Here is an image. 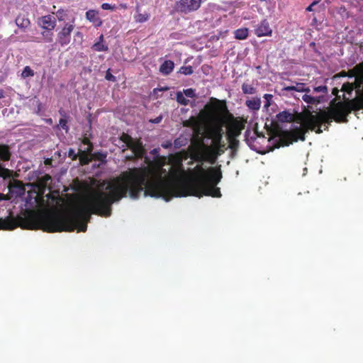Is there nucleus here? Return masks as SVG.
Returning <instances> with one entry per match:
<instances>
[{"instance_id":"bb28decb","label":"nucleus","mask_w":363,"mask_h":363,"mask_svg":"<svg viewBox=\"0 0 363 363\" xmlns=\"http://www.w3.org/2000/svg\"><path fill=\"white\" fill-rule=\"evenodd\" d=\"M176 99L177 101L181 105L186 106L189 104V100L186 99L181 91L177 93Z\"/></svg>"},{"instance_id":"c85d7f7f","label":"nucleus","mask_w":363,"mask_h":363,"mask_svg":"<svg viewBox=\"0 0 363 363\" xmlns=\"http://www.w3.org/2000/svg\"><path fill=\"white\" fill-rule=\"evenodd\" d=\"M193 68L191 66H182L179 68V72L184 75H190L193 73Z\"/></svg>"},{"instance_id":"8fccbe9b","label":"nucleus","mask_w":363,"mask_h":363,"mask_svg":"<svg viewBox=\"0 0 363 363\" xmlns=\"http://www.w3.org/2000/svg\"><path fill=\"white\" fill-rule=\"evenodd\" d=\"M97 42L98 43H104V35L102 34L99 36V40Z\"/></svg>"},{"instance_id":"3c124183","label":"nucleus","mask_w":363,"mask_h":363,"mask_svg":"<svg viewBox=\"0 0 363 363\" xmlns=\"http://www.w3.org/2000/svg\"><path fill=\"white\" fill-rule=\"evenodd\" d=\"M167 89H168V88H167V87L161 88V89H155L153 90V92H154V93H156L157 91H166V90H167Z\"/></svg>"},{"instance_id":"58836bf2","label":"nucleus","mask_w":363,"mask_h":363,"mask_svg":"<svg viewBox=\"0 0 363 363\" xmlns=\"http://www.w3.org/2000/svg\"><path fill=\"white\" fill-rule=\"evenodd\" d=\"M101 7L104 10H113L116 8L115 5L112 6L111 4L108 3L102 4Z\"/></svg>"},{"instance_id":"4be33fe9","label":"nucleus","mask_w":363,"mask_h":363,"mask_svg":"<svg viewBox=\"0 0 363 363\" xmlns=\"http://www.w3.org/2000/svg\"><path fill=\"white\" fill-rule=\"evenodd\" d=\"M302 99L308 104H315L320 101L319 97L312 96L306 94L302 96Z\"/></svg>"},{"instance_id":"c9c22d12","label":"nucleus","mask_w":363,"mask_h":363,"mask_svg":"<svg viewBox=\"0 0 363 363\" xmlns=\"http://www.w3.org/2000/svg\"><path fill=\"white\" fill-rule=\"evenodd\" d=\"M155 162L156 166L160 169L162 168L164 164V159L160 157L159 155H157L155 158Z\"/></svg>"},{"instance_id":"7ed1b4c3","label":"nucleus","mask_w":363,"mask_h":363,"mask_svg":"<svg viewBox=\"0 0 363 363\" xmlns=\"http://www.w3.org/2000/svg\"><path fill=\"white\" fill-rule=\"evenodd\" d=\"M307 114L308 118L306 123H308V128L311 129V131H315L317 134L323 133L321 129L322 124L330 125L333 118L331 114L328 111H320L316 114H313L311 112L308 111Z\"/></svg>"},{"instance_id":"bf43d9fd","label":"nucleus","mask_w":363,"mask_h":363,"mask_svg":"<svg viewBox=\"0 0 363 363\" xmlns=\"http://www.w3.org/2000/svg\"><path fill=\"white\" fill-rule=\"evenodd\" d=\"M45 164H51V160H50V159H47V160H45Z\"/></svg>"},{"instance_id":"423d86ee","label":"nucleus","mask_w":363,"mask_h":363,"mask_svg":"<svg viewBox=\"0 0 363 363\" xmlns=\"http://www.w3.org/2000/svg\"><path fill=\"white\" fill-rule=\"evenodd\" d=\"M201 3V0H179L176 4V9L178 12L187 14L197 11Z\"/></svg>"},{"instance_id":"052dcab7","label":"nucleus","mask_w":363,"mask_h":363,"mask_svg":"<svg viewBox=\"0 0 363 363\" xmlns=\"http://www.w3.org/2000/svg\"><path fill=\"white\" fill-rule=\"evenodd\" d=\"M340 74H341V76H342V77L347 76V72H345V71H342Z\"/></svg>"},{"instance_id":"b1692460","label":"nucleus","mask_w":363,"mask_h":363,"mask_svg":"<svg viewBox=\"0 0 363 363\" xmlns=\"http://www.w3.org/2000/svg\"><path fill=\"white\" fill-rule=\"evenodd\" d=\"M91 49L96 52H101V51L106 52L108 50V47L105 43H101L96 42L92 45Z\"/></svg>"},{"instance_id":"5fc2aeb1","label":"nucleus","mask_w":363,"mask_h":363,"mask_svg":"<svg viewBox=\"0 0 363 363\" xmlns=\"http://www.w3.org/2000/svg\"><path fill=\"white\" fill-rule=\"evenodd\" d=\"M161 120H162V116H159V117L156 118L152 122L155 123H158L161 121Z\"/></svg>"},{"instance_id":"72a5a7b5","label":"nucleus","mask_w":363,"mask_h":363,"mask_svg":"<svg viewBox=\"0 0 363 363\" xmlns=\"http://www.w3.org/2000/svg\"><path fill=\"white\" fill-rule=\"evenodd\" d=\"M183 94L186 96L189 97V98H194L196 96L195 91L191 88L184 89Z\"/></svg>"},{"instance_id":"aec40b11","label":"nucleus","mask_w":363,"mask_h":363,"mask_svg":"<svg viewBox=\"0 0 363 363\" xmlns=\"http://www.w3.org/2000/svg\"><path fill=\"white\" fill-rule=\"evenodd\" d=\"M305 85L306 84L303 83H296V86H284L282 90L286 91H296L298 92H302Z\"/></svg>"},{"instance_id":"49530a36","label":"nucleus","mask_w":363,"mask_h":363,"mask_svg":"<svg viewBox=\"0 0 363 363\" xmlns=\"http://www.w3.org/2000/svg\"><path fill=\"white\" fill-rule=\"evenodd\" d=\"M318 3V1H314L311 4H310L307 8H306V11H313V6L315 4H317Z\"/></svg>"},{"instance_id":"a211bd4d","label":"nucleus","mask_w":363,"mask_h":363,"mask_svg":"<svg viewBox=\"0 0 363 363\" xmlns=\"http://www.w3.org/2000/svg\"><path fill=\"white\" fill-rule=\"evenodd\" d=\"M234 34L236 39L245 40L248 37L249 32L247 28H242L235 30Z\"/></svg>"},{"instance_id":"0eeeda50","label":"nucleus","mask_w":363,"mask_h":363,"mask_svg":"<svg viewBox=\"0 0 363 363\" xmlns=\"http://www.w3.org/2000/svg\"><path fill=\"white\" fill-rule=\"evenodd\" d=\"M230 116L232 121L228 125L227 138L228 139H233V138H237L241 134L242 130L245 128V125L242 121L234 118L233 116L230 115Z\"/></svg>"},{"instance_id":"a878e982","label":"nucleus","mask_w":363,"mask_h":363,"mask_svg":"<svg viewBox=\"0 0 363 363\" xmlns=\"http://www.w3.org/2000/svg\"><path fill=\"white\" fill-rule=\"evenodd\" d=\"M120 140L125 144L127 147L135 140L130 135L125 133L120 136Z\"/></svg>"},{"instance_id":"603ef678","label":"nucleus","mask_w":363,"mask_h":363,"mask_svg":"<svg viewBox=\"0 0 363 363\" xmlns=\"http://www.w3.org/2000/svg\"><path fill=\"white\" fill-rule=\"evenodd\" d=\"M310 91H311V89L308 86H306L305 85L302 92L309 93Z\"/></svg>"},{"instance_id":"20e7f679","label":"nucleus","mask_w":363,"mask_h":363,"mask_svg":"<svg viewBox=\"0 0 363 363\" xmlns=\"http://www.w3.org/2000/svg\"><path fill=\"white\" fill-rule=\"evenodd\" d=\"M11 151L9 145L0 143V177L9 179L12 177L13 172L5 168L1 162H8L11 160Z\"/></svg>"},{"instance_id":"a19ab883","label":"nucleus","mask_w":363,"mask_h":363,"mask_svg":"<svg viewBox=\"0 0 363 363\" xmlns=\"http://www.w3.org/2000/svg\"><path fill=\"white\" fill-rule=\"evenodd\" d=\"M357 74V72L354 71V67L347 72V76L349 77H355Z\"/></svg>"},{"instance_id":"2f4dec72","label":"nucleus","mask_w":363,"mask_h":363,"mask_svg":"<svg viewBox=\"0 0 363 363\" xmlns=\"http://www.w3.org/2000/svg\"><path fill=\"white\" fill-rule=\"evenodd\" d=\"M354 89V84H350V83H345V84H343V85L342 86V91H345V92H347L349 94H350L353 91Z\"/></svg>"},{"instance_id":"680f3d73","label":"nucleus","mask_w":363,"mask_h":363,"mask_svg":"<svg viewBox=\"0 0 363 363\" xmlns=\"http://www.w3.org/2000/svg\"><path fill=\"white\" fill-rule=\"evenodd\" d=\"M218 152H220V155H221L223 152V147H220V149H218Z\"/></svg>"},{"instance_id":"ddd939ff","label":"nucleus","mask_w":363,"mask_h":363,"mask_svg":"<svg viewBox=\"0 0 363 363\" xmlns=\"http://www.w3.org/2000/svg\"><path fill=\"white\" fill-rule=\"evenodd\" d=\"M86 18L90 22H92L96 26H101L102 25V21L99 17V11L96 10H89L86 12Z\"/></svg>"},{"instance_id":"7c9ffc66","label":"nucleus","mask_w":363,"mask_h":363,"mask_svg":"<svg viewBox=\"0 0 363 363\" xmlns=\"http://www.w3.org/2000/svg\"><path fill=\"white\" fill-rule=\"evenodd\" d=\"M68 123V118H60L59 121V126L67 132L69 130V126L67 125Z\"/></svg>"},{"instance_id":"4d7b16f0","label":"nucleus","mask_w":363,"mask_h":363,"mask_svg":"<svg viewBox=\"0 0 363 363\" xmlns=\"http://www.w3.org/2000/svg\"><path fill=\"white\" fill-rule=\"evenodd\" d=\"M338 89L335 88L333 89V94L337 96Z\"/></svg>"},{"instance_id":"ea45409f","label":"nucleus","mask_w":363,"mask_h":363,"mask_svg":"<svg viewBox=\"0 0 363 363\" xmlns=\"http://www.w3.org/2000/svg\"><path fill=\"white\" fill-rule=\"evenodd\" d=\"M80 152H82L81 154V157H80V160L81 162L83 163V164H86L88 163L89 160H86V154L84 151H81L80 150Z\"/></svg>"},{"instance_id":"f257e3e1","label":"nucleus","mask_w":363,"mask_h":363,"mask_svg":"<svg viewBox=\"0 0 363 363\" xmlns=\"http://www.w3.org/2000/svg\"><path fill=\"white\" fill-rule=\"evenodd\" d=\"M225 113H228L225 102L217 99H211V101L206 104L201 111L207 123L205 137L212 140V145H206L199 137V130H196L188 150L190 158L201 164L188 170V183L173 184L161 178L150 179V170L148 167L130 168L120 176L101 184L100 187L106 184L105 189L107 193L100 189L92 190L86 197V206L75 208V230L85 232L91 214L109 217L112 204L126 197L128 194L133 199H138L140 194L144 192L145 196L162 197L166 201L173 196L221 197L220 188L216 186L222 179L221 171L213 167L206 169L203 162L207 161L213 163L220 155L218 150L224 147L221 143L223 128L227 122Z\"/></svg>"},{"instance_id":"0e129e2a","label":"nucleus","mask_w":363,"mask_h":363,"mask_svg":"<svg viewBox=\"0 0 363 363\" xmlns=\"http://www.w3.org/2000/svg\"><path fill=\"white\" fill-rule=\"evenodd\" d=\"M33 42H39L37 38H35L34 40H32Z\"/></svg>"},{"instance_id":"473e14b6","label":"nucleus","mask_w":363,"mask_h":363,"mask_svg":"<svg viewBox=\"0 0 363 363\" xmlns=\"http://www.w3.org/2000/svg\"><path fill=\"white\" fill-rule=\"evenodd\" d=\"M67 13L63 9H59L56 12V17L59 21H64Z\"/></svg>"},{"instance_id":"338daca9","label":"nucleus","mask_w":363,"mask_h":363,"mask_svg":"<svg viewBox=\"0 0 363 363\" xmlns=\"http://www.w3.org/2000/svg\"><path fill=\"white\" fill-rule=\"evenodd\" d=\"M193 164V162H189V164Z\"/></svg>"},{"instance_id":"393cba45","label":"nucleus","mask_w":363,"mask_h":363,"mask_svg":"<svg viewBox=\"0 0 363 363\" xmlns=\"http://www.w3.org/2000/svg\"><path fill=\"white\" fill-rule=\"evenodd\" d=\"M134 18L137 23H144L150 18V14L148 13H138L134 16Z\"/></svg>"},{"instance_id":"a18cd8bd","label":"nucleus","mask_w":363,"mask_h":363,"mask_svg":"<svg viewBox=\"0 0 363 363\" xmlns=\"http://www.w3.org/2000/svg\"><path fill=\"white\" fill-rule=\"evenodd\" d=\"M59 113L62 116L61 118H69L67 116L66 112L62 108L59 110Z\"/></svg>"},{"instance_id":"f03ea898","label":"nucleus","mask_w":363,"mask_h":363,"mask_svg":"<svg viewBox=\"0 0 363 363\" xmlns=\"http://www.w3.org/2000/svg\"><path fill=\"white\" fill-rule=\"evenodd\" d=\"M297 118L298 121L296 123H300L301 125L296 126L289 131L284 132L280 137L281 145L288 146L298 140L304 141L306 140V133L311 130V129L308 128L309 127L308 123H306L308 118L307 113L304 114L299 113Z\"/></svg>"},{"instance_id":"dca6fc26","label":"nucleus","mask_w":363,"mask_h":363,"mask_svg":"<svg viewBox=\"0 0 363 363\" xmlns=\"http://www.w3.org/2000/svg\"><path fill=\"white\" fill-rule=\"evenodd\" d=\"M174 63L172 60H165L160 67V72L164 75L169 74L174 69Z\"/></svg>"},{"instance_id":"09e8293b","label":"nucleus","mask_w":363,"mask_h":363,"mask_svg":"<svg viewBox=\"0 0 363 363\" xmlns=\"http://www.w3.org/2000/svg\"><path fill=\"white\" fill-rule=\"evenodd\" d=\"M9 197L7 195L0 193V201L8 200Z\"/></svg>"},{"instance_id":"e2e57ef3","label":"nucleus","mask_w":363,"mask_h":363,"mask_svg":"<svg viewBox=\"0 0 363 363\" xmlns=\"http://www.w3.org/2000/svg\"><path fill=\"white\" fill-rule=\"evenodd\" d=\"M157 149H154L152 150V154H155V153H157Z\"/></svg>"},{"instance_id":"6ab92c4d","label":"nucleus","mask_w":363,"mask_h":363,"mask_svg":"<svg viewBox=\"0 0 363 363\" xmlns=\"http://www.w3.org/2000/svg\"><path fill=\"white\" fill-rule=\"evenodd\" d=\"M187 143L188 139L186 137L181 135L174 140L173 145L175 149H179L185 146Z\"/></svg>"},{"instance_id":"6e6552de","label":"nucleus","mask_w":363,"mask_h":363,"mask_svg":"<svg viewBox=\"0 0 363 363\" xmlns=\"http://www.w3.org/2000/svg\"><path fill=\"white\" fill-rule=\"evenodd\" d=\"M38 24L43 30H54L56 27V18L52 15L43 16L38 18Z\"/></svg>"},{"instance_id":"412c9836","label":"nucleus","mask_w":363,"mask_h":363,"mask_svg":"<svg viewBox=\"0 0 363 363\" xmlns=\"http://www.w3.org/2000/svg\"><path fill=\"white\" fill-rule=\"evenodd\" d=\"M242 91L245 94H255L257 92V89L247 83H243L242 85Z\"/></svg>"},{"instance_id":"9d476101","label":"nucleus","mask_w":363,"mask_h":363,"mask_svg":"<svg viewBox=\"0 0 363 363\" xmlns=\"http://www.w3.org/2000/svg\"><path fill=\"white\" fill-rule=\"evenodd\" d=\"M255 33L257 37L271 36L272 30L269 26V22L266 19L262 21L255 30Z\"/></svg>"},{"instance_id":"37998d69","label":"nucleus","mask_w":363,"mask_h":363,"mask_svg":"<svg viewBox=\"0 0 363 363\" xmlns=\"http://www.w3.org/2000/svg\"><path fill=\"white\" fill-rule=\"evenodd\" d=\"M50 180H51V177L49 174H45L41 178V182L45 184H46Z\"/></svg>"},{"instance_id":"c756f323","label":"nucleus","mask_w":363,"mask_h":363,"mask_svg":"<svg viewBox=\"0 0 363 363\" xmlns=\"http://www.w3.org/2000/svg\"><path fill=\"white\" fill-rule=\"evenodd\" d=\"M263 97L265 99V104L264 106L265 108H268L272 104L273 95L270 94H265Z\"/></svg>"},{"instance_id":"c03bdc74","label":"nucleus","mask_w":363,"mask_h":363,"mask_svg":"<svg viewBox=\"0 0 363 363\" xmlns=\"http://www.w3.org/2000/svg\"><path fill=\"white\" fill-rule=\"evenodd\" d=\"M69 157H72V160H75L77 158V155L73 149L69 150Z\"/></svg>"},{"instance_id":"e433bc0d","label":"nucleus","mask_w":363,"mask_h":363,"mask_svg":"<svg viewBox=\"0 0 363 363\" xmlns=\"http://www.w3.org/2000/svg\"><path fill=\"white\" fill-rule=\"evenodd\" d=\"M314 92H322L323 94H327L328 87L325 85L318 86L313 89Z\"/></svg>"},{"instance_id":"1a4fd4ad","label":"nucleus","mask_w":363,"mask_h":363,"mask_svg":"<svg viewBox=\"0 0 363 363\" xmlns=\"http://www.w3.org/2000/svg\"><path fill=\"white\" fill-rule=\"evenodd\" d=\"M128 148L131 150L134 154V156L131 157L130 159H141L146 154L145 150L140 140H134L130 145H128Z\"/></svg>"},{"instance_id":"774afa93","label":"nucleus","mask_w":363,"mask_h":363,"mask_svg":"<svg viewBox=\"0 0 363 363\" xmlns=\"http://www.w3.org/2000/svg\"><path fill=\"white\" fill-rule=\"evenodd\" d=\"M328 126H326V127L325 128V130H328Z\"/></svg>"},{"instance_id":"2eb2a0df","label":"nucleus","mask_w":363,"mask_h":363,"mask_svg":"<svg viewBox=\"0 0 363 363\" xmlns=\"http://www.w3.org/2000/svg\"><path fill=\"white\" fill-rule=\"evenodd\" d=\"M261 99L259 97H253L245 101L246 106L252 111H257L261 107Z\"/></svg>"},{"instance_id":"9b49d317","label":"nucleus","mask_w":363,"mask_h":363,"mask_svg":"<svg viewBox=\"0 0 363 363\" xmlns=\"http://www.w3.org/2000/svg\"><path fill=\"white\" fill-rule=\"evenodd\" d=\"M17 227L18 223L13 217L0 218V230H11Z\"/></svg>"},{"instance_id":"13d9d810","label":"nucleus","mask_w":363,"mask_h":363,"mask_svg":"<svg viewBox=\"0 0 363 363\" xmlns=\"http://www.w3.org/2000/svg\"><path fill=\"white\" fill-rule=\"evenodd\" d=\"M106 155H101V157L99 158V160H103L104 158H106Z\"/></svg>"},{"instance_id":"39448f33","label":"nucleus","mask_w":363,"mask_h":363,"mask_svg":"<svg viewBox=\"0 0 363 363\" xmlns=\"http://www.w3.org/2000/svg\"><path fill=\"white\" fill-rule=\"evenodd\" d=\"M75 27L74 19L72 21L65 23L64 26L58 31L57 34V43L64 47L71 42V33Z\"/></svg>"},{"instance_id":"69168bd1","label":"nucleus","mask_w":363,"mask_h":363,"mask_svg":"<svg viewBox=\"0 0 363 363\" xmlns=\"http://www.w3.org/2000/svg\"><path fill=\"white\" fill-rule=\"evenodd\" d=\"M148 158L145 157V162H147Z\"/></svg>"},{"instance_id":"f3484780","label":"nucleus","mask_w":363,"mask_h":363,"mask_svg":"<svg viewBox=\"0 0 363 363\" xmlns=\"http://www.w3.org/2000/svg\"><path fill=\"white\" fill-rule=\"evenodd\" d=\"M15 22L18 28L23 29L28 28L30 25V20L25 15H18Z\"/></svg>"},{"instance_id":"cd10ccee","label":"nucleus","mask_w":363,"mask_h":363,"mask_svg":"<svg viewBox=\"0 0 363 363\" xmlns=\"http://www.w3.org/2000/svg\"><path fill=\"white\" fill-rule=\"evenodd\" d=\"M34 74H35L34 71L29 66L25 67L21 73V76L23 78L33 77Z\"/></svg>"},{"instance_id":"79ce46f5","label":"nucleus","mask_w":363,"mask_h":363,"mask_svg":"<svg viewBox=\"0 0 363 363\" xmlns=\"http://www.w3.org/2000/svg\"><path fill=\"white\" fill-rule=\"evenodd\" d=\"M83 143L86 144V145H89V147H88L87 151L91 152V150H92V144L91 143V142L89 141V139H86H86H84V140H83Z\"/></svg>"},{"instance_id":"f8f14e48","label":"nucleus","mask_w":363,"mask_h":363,"mask_svg":"<svg viewBox=\"0 0 363 363\" xmlns=\"http://www.w3.org/2000/svg\"><path fill=\"white\" fill-rule=\"evenodd\" d=\"M277 119L279 122L281 123H291L293 121L297 122L298 118H295V116L293 113L289 111L285 110L279 112L277 114Z\"/></svg>"},{"instance_id":"de8ad7c7","label":"nucleus","mask_w":363,"mask_h":363,"mask_svg":"<svg viewBox=\"0 0 363 363\" xmlns=\"http://www.w3.org/2000/svg\"><path fill=\"white\" fill-rule=\"evenodd\" d=\"M172 143L168 141V142H166L165 143H163L162 145V147L167 149V148L170 147L172 146Z\"/></svg>"},{"instance_id":"f704fd0d","label":"nucleus","mask_w":363,"mask_h":363,"mask_svg":"<svg viewBox=\"0 0 363 363\" xmlns=\"http://www.w3.org/2000/svg\"><path fill=\"white\" fill-rule=\"evenodd\" d=\"M237 138H233L230 139H228L229 141V147L231 149H235L239 143V141L236 139Z\"/></svg>"},{"instance_id":"6e6d98bb","label":"nucleus","mask_w":363,"mask_h":363,"mask_svg":"<svg viewBox=\"0 0 363 363\" xmlns=\"http://www.w3.org/2000/svg\"><path fill=\"white\" fill-rule=\"evenodd\" d=\"M5 95H4V91L3 89H0V99H3L4 98Z\"/></svg>"},{"instance_id":"864d4df0","label":"nucleus","mask_w":363,"mask_h":363,"mask_svg":"<svg viewBox=\"0 0 363 363\" xmlns=\"http://www.w3.org/2000/svg\"><path fill=\"white\" fill-rule=\"evenodd\" d=\"M119 8L123 9H126L128 8V6L126 4H120Z\"/></svg>"},{"instance_id":"4c0bfd02","label":"nucleus","mask_w":363,"mask_h":363,"mask_svg":"<svg viewBox=\"0 0 363 363\" xmlns=\"http://www.w3.org/2000/svg\"><path fill=\"white\" fill-rule=\"evenodd\" d=\"M105 79L108 81H111V82H116V78L115 76H113L111 72H110V69H108L106 73V76H105Z\"/></svg>"},{"instance_id":"5701e85b","label":"nucleus","mask_w":363,"mask_h":363,"mask_svg":"<svg viewBox=\"0 0 363 363\" xmlns=\"http://www.w3.org/2000/svg\"><path fill=\"white\" fill-rule=\"evenodd\" d=\"M53 30H44L41 33V35L43 38V40L45 43H51L53 40Z\"/></svg>"},{"instance_id":"4468645a","label":"nucleus","mask_w":363,"mask_h":363,"mask_svg":"<svg viewBox=\"0 0 363 363\" xmlns=\"http://www.w3.org/2000/svg\"><path fill=\"white\" fill-rule=\"evenodd\" d=\"M354 71L357 72L355 77L354 88H358L363 84V62L354 66Z\"/></svg>"}]
</instances>
